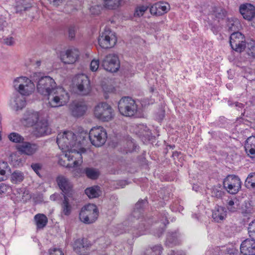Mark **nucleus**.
Wrapping results in <instances>:
<instances>
[{"label":"nucleus","mask_w":255,"mask_h":255,"mask_svg":"<svg viewBox=\"0 0 255 255\" xmlns=\"http://www.w3.org/2000/svg\"><path fill=\"white\" fill-rule=\"evenodd\" d=\"M68 196H64L62 204V213L66 216H68L71 212V207L69 203Z\"/></svg>","instance_id":"35"},{"label":"nucleus","mask_w":255,"mask_h":255,"mask_svg":"<svg viewBox=\"0 0 255 255\" xmlns=\"http://www.w3.org/2000/svg\"><path fill=\"white\" fill-rule=\"evenodd\" d=\"M240 12L243 18L251 21L255 16V6L250 3H244L240 6Z\"/></svg>","instance_id":"19"},{"label":"nucleus","mask_w":255,"mask_h":255,"mask_svg":"<svg viewBox=\"0 0 255 255\" xmlns=\"http://www.w3.org/2000/svg\"><path fill=\"white\" fill-rule=\"evenodd\" d=\"M241 253L243 255H255V240L247 239L240 246Z\"/></svg>","instance_id":"20"},{"label":"nucleus","mask_w":255,"mask_h":255,"mask_svg":"<svg viewBox=\"0 0 255 255\" xmlns=\"http://www.w3.org/2000/svg\"><path fill=\"white\" fill-rule=\"evenodd\" d=\"M245 147L248 155L251 157H255V136H251L247 138Z\"/></svg>","instance_id":"25"},{"label":"nucleus","mask_w":255,"mask_h":255,"mask_svg":"<svg viewBox=\"0 0 255 255\" xmlns=\"http://www.w3.org/2000/svg\"><path fill=\"white\" fill-rule=\"evenodd\" d=\"M83 140H79L71 131L59 133L57 137V143L62 154L60 155L59 164L69 168L81 165L83 162L82 154L86 150L81 146Z\"/></svg>","instance_id":"1"},{"label":"nucleus","mask_w":255,"mask_h":255,"mask_svg":"<svg viewBox=\"0 0 255 255\" xmlns=\"http://www.w3.org/2000/svg\"><path fill=\"white\" fill-rule=\"evenodd\" d=\"M221 186H216L212 188V196L217 198H221L223 195Z\"/></svg>","instance_id":"43"},{"label":"nucleus","mask_w":255,"mask_h":255,"mask_svg":"<svg viewBox=\"0 0 255 255\" xmlns=\"http://www.w3.org/2000/svg\"><path fill=\"white\" fill-rule=\"evenodd\" d=\"M95 117L103 122H109L114 118V110L112 107L105 102L97 105L94 109Z\"/></svg>","instance_id":"7"},{"label":"nucleus","mask_w":255,"mask_h":255,"mask_svg":"<svg viewBox=\"0 0 255 255\" xmlns=\"http://www.w3.org/2000/svg\"><path fill=\"white\" fill-rule=\"evenodd\" d=\"M253 178H255V173H250L245 181V185L248 188H255V182L253 179Z\"/></svg>","instance_id":"42"},{"label":"nucleus","mask_w":255,"mask_h":255,"mask_svg":"<svg viewBox=\"0 0 255 255\" xmlns=\"http://www.w3.org/2000/svg\"><path fill=\"white\" fill-rule=\"evenodd\" d=\"M169 9L168 3L159 1L153 4L150 7V12L151 14L160 15L166 13Z\"/></svg>","instance_id":"22"},{"label":"nucleus","mask_w":255,"mask_h":255,"mask_svg":"<svg viewBox=\"0 0 255 255\" xmlns=\"http://www.w3.org/2000/svg\"><path fill=\"white\" fill-rule=\"evenodd\" d=\"M102 9L101 5H95L91 7L90 11L92 14L98 15L100 13Z\"/></svg>","instance_id":"49"},{"label":"nucleus","mask_w":255,"mask_h":255,"mask_svg":"<svg viewBox=\"0 0 255 255\" xmlns=\"http://www.w3.org/2000/svg\"><path fill=\"white\" fill-rule=\"evenodd\" d=\"M178 244L176 233L169 234L167 238L166 244L168 246H172Z\"/></svg>","instance_id":"39"},{"label":"nucleus","mask_w":255,"mask_h":255,"mask_svg":"<svg viewBox=\"0 0 255 255\" xmlns=\"http://www.w3.org/2000/svg\"><path fill=\"white\" fill-rule=\"evenodd\" d=\"M219 12L215 13V15L218 18H223L226 16V12L225 10L219 9L218 10Z\"/></svg>","instance_id":"54"},{"label":"nucleus","mask_w":255,"mask_h":255,"mask_svg":"<svg viewBox=\"0 0 255 255\" xmlns=\"http://www.w3.org/2000/svg\"><path fill=\"white\" fill-rule=\"evenodd\" d=\"M99 67V61L93 59L90 64V69L93 72L96 71Z\"/></svg>","instance_id":"50"},{"label":"nucleus","mask_w":255,"mask_h":255,"mask_svg":"<svg viewBox=\"0 0 255 255\" xmlns=\"http://www.w3.org/2000/svg\"><path fill=\"white\" fill-rule=\"evenodd\" d=\"M36 226L38 228H44L47 224L48 220L46 216L42 214H38L34 217Z\"/></svg>","instance_id":"30"},{"label":"nucleus","mask_w":255,"mask_h":255,"mask_svg":"<svg viewBox=\"0 0 255 255\" xmlns=\"http://www.w3.org/2000/svg\"><path fill=\"white\" fill-rule=\"evenodd\" d=\"M56 181L64 196H66L74 199L73 185L70 180L64 176L60 175L57 177Z\"/></svg>","instance_id":"13"},{"label":"nucleus","mask_w":255,"mask_h":255,"mask_svg":"<svg viewBox=\"0 0 255 255\" xmlns=\"http://www.w3.org/2000/svg\"><path fill=\"white\" fill-rule=\"evenodd\" d=\"M33 126V132L37 137L44 136L49 133L48 122L46 120H39Z\"/></svg>","instance_id":"21"},{"label":"nucleus","mask_w":255,"mask_h":255,"mask_svg":"<svg viewBox=\"0 0 255 255\" xmlns=\"http://www.w3.org/2000/svg\"><path fill=\"white\" fill-rule=\"evenodd\" d=\"M193 189L194 190H195V191H196L198 190V187H197V186H196V185H194V186H193Z\"/></svg>","instance_id":"62"},{"label":"nucleus","mask_w":255,"mask_h":255,"mask_svg":"<svg viewBox=\"0 0 255 255\" xmlns=\"http://www.w3.org/2000/svg\"><path fill=\"white\" fill-rule=\"evenodd\" d=\"M228 252H229V251ZM228 254H229V255H232V254H233V255H234V254H233V253L232 252H231V253H228Z\"/></svg>","instance_id":"64"},{"label":"nucleus","mask_w":255,"mask_h":255,"mask_svg":"<svg viewBox=\"0 0 255 255\" xmlns=\"http://www.w3.org/2000/svg\"><path fill=\"white\" fill-rule=\"evenodd\" d=\"M9 170V166L6 162L0 161V181L6 179V172Z\"/></svg>","instance_id":"36"},{"label":"nucleus","mask_w":255,"mask_h":255,"mask_svg":"<svg viewBox=\"0 0 255 255\" xmlns=\"http://www.w3.org/2000/svg\"><path fill=\"white\" fill-rule=\"evenodd\" d=\"M49 255H64L59 249L54 248L49 250Z\"/></svg>","instance_id":"52"},{"label":"nucleus","mask_w":255,"mask_h":255,"mask_svg":"<svg viewBox=\"0 0 255 255\" xmlns=\"http://www.w3.org/2000/svg\"><path fill=\"white\" fill-rule=\"evenodd\" d=\"M239 207V201L236 198L229 200L227 204V207L228 209L232 212H236Z\"/></svg>","instance_id":"34"},{"label":"nucleus","mask_w":255,"mask_h":255,"mask_svg":"<svg viewBox=\"0 0 255 255\" xmlns=\"http://www.w3.org/2000/svg\"><path fill=\"white\" fill-rule=\"evenodd\" d=\"M230 42L232 48L237 52H241L246 47L245 36L239 32L231 34Z\"/></svg>","instance_id":"14"},{"label":"nucleus","mask_w":255,"mask_h":255,"mask_svg":"<svg viewBox=\"0 0 255 255\" xmlns=\"http://www.w3.org/2000/svg\"><path fill=\"white\" fill-rule=\"evenodd\" d=\"M9 139L12 142L15 143H22L24 142V138L16 132H12L8 135Z\"/></svg>","instance_id":"40"},{"label":"nucleus","mask_w":255,"mask_h":255,"mask_svg":"<svg viewBox=\"0 0 255 255\" xmlns=\"http://www.w3.org/2000/svg\"><path fill=\"white\" fill-rule=\"evenodd\" d=\"M248 233L250 237L255 238V219L250 223L248 227Z\"/></svg>","instance_id":"46"},{"label":"nucleus","mask_w":255,"mask_h":255,"mask_svg":"<svg viewBox=\"0 0 255 255\" xmlns=\"http://www.w3.org/2000/svg\"><path fill=\"white\" fill-rule=\"evenodd\" d=\"M59 195L58 194L55 193L51 195L50 196V199L52 201H56L57 199L58 198Z\"/></svg>","instance_id":"57"},{"label":"nucleus","mask_w":255,"mask_h":255,"mask_svg":"<svg viewBox=\"0 0 255 255\" xmlns=\"http://www.w3.org/2000/svg\"><path fill=\"white\" fill-rule=\"evenodd\" d=\"M74 82L77 88V93L80 95H88L91 91L90 82L85 74H79L75 76Z\"/></svg>","instance_id":"10"},{"label":"nucleus","mask_w":255,"mask_h":255,"mask_svg":"<svg viewBox=\"0 0 255 255\" xmlns=\"http://www.w3.org/2000/svg\"><path fill=\"white\" fill-rule=\"evenodd\" d=\"M226 216V211L224 207L217 206L215 208L212 214V217L215 221L219 222L223 221Z\"/></svg>","instance_id":"26"},{"label":"nucleus","mask_w":255,"mask_h":255,"mask_svg":"<svg viewBox=\"0 0 255 255\" xmlns=\"http://www.w3.org/2000/svg\"><path fill=\"white\" fill-rule=\"evenodd\" d=\"M31 167L33 171L37 174L38 176H40V171L41 169L42 166L39 163H32L31 165Z\"/></svg>","instance_id":"51"},{"label":"nucleus","mask_w":255,"mask_h":255,"mask_svg":"<svg viewBox=\"0 0 255 255\" xmlns=\"http://www.w3.org/2000/svg\"><path fill=\"white\" fill-rule=\"evenodd\" d=\"M103 89L106 92H111L113 91L114 88L112 86H110L108 89L105 86H103Z\"/></svg>","instance_id":"58"},{"label":"nucleus","mask_w":255,"mask_h":255,"mask_svg":"<svg viewBox=\"0 0 255 255\" xmlns=\"http://www.w3.org/2000/svg\"><path fill=\"white\" fill-rule=\"evenodd\" d=\"M162 223H163V224L164 226H165V225H166V223H168V221H167V220H166V219H165V220H162Z\"/></svg>","instance_id":"61"},{"label":"nucleus","mask_w":255,"mask_h":255,"mask_svg":"<svg viewBox=\"0 0 255 255\" xmlns=\"http://www.w3.org/2000/svg\"><path fill=\"white\" fill-rule=\"evenodd\" d=\"M39 112L27 110L24 114L21 122L25 126L32 127L39 120Z\"/></svg>","instance_id":"16"},{"label":"nucleus","mask_w":255,"mask_h":255,"mask_svg":"<svg viewBox=\"0 0 255 255\" xmlns=\"http://www.w3.org/2000/svg\"><path fill=\"white\" fill-rule=\"evenodd\" d=\"M24 178V173L19 170L13 171L10 175V181L13 184H18L21 182Z\"/></svg>","instance_id":"29"},{"label":"nucleus","mask_w":255,"mask_h":255,"mask_svg":"<svg viewBox=\"0 0 255 255\" xmlns=\"http://www.w3.org/2000/svg\"><path fill=\"white\" fill-rule=\"evenodd\" d=\"M168 255H183L181 253H180L177 252H175V251H171L169 253H168Z\"/></svg>","instance_id":"59"},{"label":"nucleus","mask_w":255,"mask_h":255,"mask_svg":"<svg viewBox=\"0 0 255 255\" xmlns=\"http://www.w3.org/2000/svg\"><path fill=\"white\" fill-rule=\"evenodd\" d=\"M11 191L10 186L6 185L4 183L0 184V194L4 193H9Z\"/></svg>","instance_id":"48"},{"label":"nucleus","mask_w":255,"mask_h":255,"mask_svg":"<svg viewBox=\"0 0 255 255\" xmlns=\"http://www.w3.org/2000/svg\"><path fill=\"white\" fill-rule=\"evenodd\" d=\"M239 24L237 19H229L228 23V27L231 31H235L238 29V25Z\"/></svg>","instance_id":"44"},{"label":"nucleus","mask_w":255,"mask_h":255,"mask_svg":"<svg viewBox=\"0 0 255 255\" xmlns=\"http://www.w3.org/2000/svg\"><path fill=\"white\" fill-rule=\"evenodd\" d=\"M246 47L249 49L248 54L253 57H255V41L251 40L249 42H247Z\"/></svg>","instance_id":"41"},{"label":"nucleus","mask_w":255,"mask_h":255,"mask_svg":"<svg viewBox=\"0 0 255 255\" xmlns=\"http://www.w3.org/2000/svg\"><path fill=\"white\" fill-rule=\"evenodd\" d=\"M81 174H85L88 178L93 180L97 179L100 175L98 170L91 167L85 168Z\"/></svg>","instance_id":"28"},{"label":"nucleus","mask_w":255,"mask_h":255,"mask_svg":"<svg viewBox=\"0 0 255 255\" xmlns=\"http://www.w3.org/2000/svg\"><path fill=\"white\" fill-rule=\"evenodd\" d=\"M98 209L93 204H89L84 206L79 214L80 220L85 224L94 223L98 217Z\"/></svg>","instance_id":"6"},{"label":"nucleus","mask_w":255,"mask_h":255,"mask_svg":"<svg viewBox=\"0 0 255 255\" xmlns=\"http://www.w3.org/2000/svg\"><path fill=\"white\" fill-rule=\"evenodd\" d=\"M70 109L74 117H79L84 115L87 110V107L83 102H74L71 105Z\"/></svg>","instance_id":"23"},{"label":"nucleus","mask_w":255,"mask_h":255,"mask_svg":"<svg viewBox=\"0 0 255 255\" xmlns=\"http://www.w3.org/2000/svg\"><path fill=\"white\" fill-rule=\"evenodd\" d=\"M120 65L119 57L115 54H109L102 60V66L104 69L112 73L117 72Z\"/></svg>","instance_id":"12"},{"label":"nucleus","mask_w":255,"mask_h":255,"mask_svg":"<svg viewBox=\"0 0 255 255\" xmlns=\"http://www.w3.org/2000/svg\"><path fill=\"white\" fill-rule=\"evenodd\" d=\"M70 96L63 87H57L48 97V104L52 108H57L66 105Z\"/></svg>","instance_id":"3"},{"label":"nucleus","mask_w":255,"mask_h":255,"mask_svg":"<svg viewBox=\"0 0 255 255\" xmlns=\"http://www.w3.org/2000/svg\"><path fill=\"white\" fill-rule=\"evenodd\" d=\"M148 6L146 5H140L136 7L134 15L138 17L141 16L143 15L144 12L147 10Z\"/></svg>","instance_id":"45"},{"label":"nucleus","mask_w":255,"mask_h":255,"mask_svg":"<svg viewBox=\"0 0 255 255\" xmlns=\"http://www.w3.org/2000/svg\"><path fill=\"white\" fill-rule=\"evenodd\" d=\"M146 204V200L139 201L135 206V208L132 213L134 218L139 219L142 214V210L145 205Z\"/></svg>","instance_id":"27"},{"label":"nucleus","mask_w":255,"mask_h":255,"mask_svg":"<svg viewBox=\"0 0 255 255\" xmlns=\"http://www.w3.org/2000/svg\"><path fill=\"white\" fill-rule=\"evenodd\" d=\"M30 78L33 82L37 83V92L42 95L48 97L57 87L54 79L50 76H43L41 73L34 72Z\"/></svg>","instance_id":"2"},{"label":"nucleus","mask_w":255,"mask_h":255,"mask_svg":"<svg viewBox=\"0 0 255 255\" xmlns=\"http://www.w3.org/2000/svg\"><path fill=\"white\" fill-rule=\"evenodd\" d=\"M89 137L93 145L99 147L105 143L107 134L103 127L99 126L94 127L90 130Z\"/></svg>","instance_id":"8"},{"label":"nucleus","mask_w":255,"mask_h":255,"mask_svg":"<svg viewBox=\"0 0 255 255\" xmlns=\"http://www.w3.org/2000/svg\"><path fill=\"white\" fill-rule=\"evenodd\" d=\"M85 192L90 198H96L100 196V188L98 186L89 187L85 190Z\"/></svg>","instance_id":"31"},{"label":"nucleus","mask_w":255,"mask_h":255,"mask_svg":"<svg viewBox=\"0 0 255 255\" xmlns=\"http://www.w3.org/2000/svg\"><path fill=\"white\" fill-rule=\"evenodd\" d=\"M50 3L55 6H58L63 3L65 0H48Z\"/></svg>","instance_id":"56"},{"label":"nucleus","mask_w":255,"mask_h":255,"mask_svg":"<svg viewBox=\"0 0 255 255\" xmlns=\"http://www.w3.org/2000/svg\"><path fill=\"white\" fill-rule=\"evenodd\" d=\"M77 27L74 24L70 25L68 28L69 38L71 39H74Z\"/></svg>","instance_id":"47"},{"label":"nucleus","mask_w":255,"mask_h":255,"mask_svg":"<svg viewBox=\"0 0 255 255\" xmlns=\"http://www.w3.org/2000/svg\"><path fill=\"white\" fill-rule=\"evenodd\" d=\"M117 41L115 32L109 27H105L100 33L98 43L103 48H110L115 46Z\"/></svg>","instance_id":"9"},{"label":"nucleus","mask_w":255,"mask_h":255,"mask_svg":"<svg viewBox=\"0 0 255 255\" xmlns=\"http://www.w3.org/2000/svg\"><path fill=\"white\" fill-rule=\"evenodd\" d=\"M4 43L7 45H12L13 44L14 41L12 37H7L4 39Z\"/></svg>","instance_id":"55"},{"label":"nucleus","mask_w":255,"mask_h":255,"mask_svg":"<svg viewBox=\"0 0 255 255\" xmlns=\"http://www.w3.org/2000/svg\"><path fill=\"white\" fill-rule=\"evenodd\" d=\"M105 6L109 9H115L121 4L122 0H104Z\"/></svg>","instance_id":"38"},{"label":"nucleus","mask_w":255,"mask_h":255,"mask_svg":"<svg viewBox=\"0 0 255 255\" xmlns=\"http://www.w3.org/2000/svg\"><path fill=\"white\" fill-rule=\"evenodd\" d=\"M16 147L21 154L32 156L38 151L39 146L35 143L24 141L18 144Z\"/></svg>","instance_id":"15"},{"label":"nucleus","mask_w":255,"mask_h":255,"mask_svg":"<svg viewBox=\"0 0 255 255\" xmlns=\"http://www.w3.org/2000/svg\"><path fill=\"white\" fill-rule=\"evenodd\" d=\"M162 248L160 245H156L146 249L144 255H160Z\"/></svg>","instance_id":"33"},{"label":"nucleus","mask_w":255,"mask_h":255,"mask_svg":"<svg viewBox=\"0 0 255 255\" xmlns=\"http://www.w3.org/2000/svg\"><path fill=\"white\" fill-rule=\"evenodd\" d=\"M91 246V244L87 239H78L74 241L73 250L77 254L83 255L88 252Z\"/></svg>","instance_id":"17"},{"label":"nucleus","mask_w":255,"mask_h":255,"mask_svg":"<svg viewBox=\"0 0 255 255\" xmlns=\"http://www.w3.org/2000/svg\"><path fill=\"white\" fill-rule=\"evenodd\" d=\"M118 109L122 115L126 117H132L137 112V105L132 98L125 97L119 101Z\"/></svg>","instance_id":"4"},{"label":"nucleus","mask_w":255,"mask_h":255,"mask_svg":"<svg viewBox=\"0 0 255 255\" xmlns=\"http://www.w3.org/2000/svg\"><path fill=\"white\" fill-rule=\"evenodd\" d=\"M138 128L139 129L138 134L140 136L145 137V138L149 139L151 133L147 127L140 125L138 127Z\"/></svg>","instance_id":"37"},{"label":"nucleus","mask_w":255,"mask_h":255,"mask_svg":"<svg viewBox=\"0 0 255 255\" xmlns=\"http://www.w3.org/2000/svg\"><path fill=\"white\" fill-rule=\"evenodd\" d=\"M223 186L229 193L235 194L241 188V181L238 176L229 175L224 179Z\"/></svg>","instance_id":"11"},{"label":"nucleus","mask_w":255,"mask_h":255,"mask_svg":"<svg viewBox=\"0 0 255 255\" xmlns=\"http://www.w3.org/2000/svg\"><path fill=\"white\" fill-rule=\"evenodd\" d=\"M137 230H138V232L136 233V235L137 236H140L142 235H143L144 234H146L145 231L146 228H145V225L144 223H142L141 226H140Z\"/></svg>","instance_id":"53"},{"label":"nucleus","mask_w":255,"mask_h":255,"mask_svg":"<svg viewBox=\"0 0 255 255\" xmlns=\"http://www.w3.org/2000/svg\"><path fill=\"white\" fill-rule=\"evenodd\" d=\"M79 55V50L75 48L67 50L64 54L61 55V60L65 64H73L75 63Z\"/></svg>","instance_id":"18"},{"label":"nucleus","mask_w":255,"mask_h":255,"mask_svg":"<svg viewBox=\"0 0 255 255\" xmlns=\"http://www.w3.org/2000/svg\"><path fill=\"white\" fill-rule=\"evenodd\" d=\"M5 23V21H4L3 20L0 21V30L2 29L3 28V26L4 25Z\"/></svg>","instance_id":"60"},{"label":"nucleus","mask_w":255,"mask_h":255,"mask_svg":"<svg viewBox=\"0 0 255 255\" xmlns=\"http://www.w3.org/2000/svg\"><path fill=\"white\" fill-rule=\"evenodd\" d=\"M41 61H37L36 62V64L37 65V66H39L40 65Z\"/></svg>","instance_id":"63"},{"label":"nucleus","mask_w":255,"mask_h":255,"mask_svg":"<svg viewBox=\"0 0 255 255\" xmlns=\"http://www.w3.org/2000/svg\"><path fill=\"white\" fill-rule=\"evenodd\" d=\"M31 6V4L26 0H19L16 1L15 9L16 12L26 10Z\"/></svg>","instance_id":"32"},{"label":"nucleus","mask_w":255,"mask_h":255,"mask_svg":"<svg viewBox=\"0 0 255 255\" xmlns=\"http://www.w3.org/2000/svg\"><path fill=\"white\" fill-rule=\"evenodd\" d=\"M32 81L25 77H18L14 81V87L21 96H28L35 89V85Z\"/></svg>","instance_id":"5"},{"label":"nucleus","mask_w":255,"mask_h":255,"mask_svg":"<svg viewBox=\"0 0 255 255\" xmlns=\"http://www.w3.org/2000/svg\"><path fill=\"white\" fill-rule=\"evenodd\" d=\"M26 105L25 98L21 95L16 94L10 100V105L15 111L21 110Z\"/></svg>","instance_id":"24"}]
</instances>
